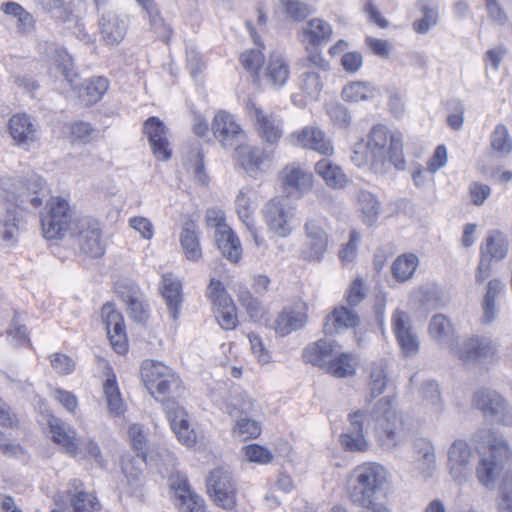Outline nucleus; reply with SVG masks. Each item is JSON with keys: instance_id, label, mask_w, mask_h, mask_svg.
Masks as SVG:
<instances>
[{"instance_id": "1", "label": "nucleus", "mask_w": 512, "mask_h": 512, "mask_svg": "<svg viewBox=\"0 0 512 512\" xmlns=\"http://www.w3.org/2000/svg\"><path fill=\"white\" fill-rule=\"evenodd\" d=\"M394 399H379L372 410L359 409L349 414V426L342 433L340 442L346 451L362 452L368 447L366 434L371 429L383 448L392 449L403 439V419L394 407Z\"/></svg>"}, {"instance_id": "2", "label": "nucleus", "mask_w": 512, "mask_h": 512, "mask_svg": "<svg viewBox=\"0 0 512 512\" xmlns=\"http://www.w3.org/2000/svg\"><path fill=\"white\" fill-rule=\"evenodd\" d=\"M472 439L488 448V454L483 455L477 463L475 474L479 483L491 490L503 467L511 460L512 450L502 434L489 429L477 430Z\"/></svg>"}, {"instance_id": "3", "label": "nucleus", "mask_w": 512, "mask_h": 512, "mask_svg": "<svg viewBox=\"0 0 512 512\" xmlns=\"http://www.w3.org/2000/svg\"><path fill=\"white\" fill-rule=\"evenodd\" d=\"M365 144L374 158V173L386 172L389 164L398 170L405 169L406 161L400 134H392L385 125L377 124L370 130Z\"/></svg>"}, {"instance_id": "4", "label": "nucleus", "mask_w": 512, "mask_h": 512, "mask_svg": "<svg viewBox=\"0 0 512 512\" xmlns=\"http://www.w3.org/2000/svg\"><path fill=\"white\" fill-rule=\"evenodd\" d=\"M387 481V470L378 463H364L356 467L348 480L351 502L363 508L375 504L378 493Z\"/></svg>"}, {"instance_id": "5", "label": "nucleus", "mask_w": 512, "mask_h": 512, "mask_svg": "<svg viewBox=\"0 0 512 512\" xmlns=\"http://www.w3.org/2000/svg\"><path fill=\"white\" fill-rule=\"evenodd\" d=\"M45 181L37 174L27 177L11 178L2 183L0 195L7 202L23 210L39 208L46 194Z\"/></svg>"}, {"instance_id": "6", "label": "nucleus", "mask_w": 512, "mask_h": 512, "mask_svg": "<svg viewBox=\"0 0 512 512\" xmlns=\"http://www.w3.org/2000/svg\"><path fill=\"white\" fill-rule=\"evenodd\" d=\"M498 350V344L483 335L456 338L450 344V353L469 366L497 361Z\"/></svg>"}, {"instance_id": "7", "label": "nucleus", "mask_w": 512, "mask_h": 512, "mask_svg": "<svg viewBox=\"0 0 512 512\" xmlns=\"http://www.w3.org/2000/svg\"><path fill=\"white\" fill-rule=\"evenodd\" d=\"M141 379L153 397L180 396L183 391L179 377L159 361L145 360L141 365Z\"/></svg>"}, {"instance_id": "8", "label": "nucleus", "mask_w": 512, "mask_h": 512, "mask_svg": "<svg viewBox=\"0 0 512 512\" xmlns=\"http://www.w3.org/2000/svg\"><path fill=\"white\" fill-rule=\"evenodd\" d=\"M47 213L41 216V225L47 239L63 237L72 230L73 211L67 199L52 197L46 204Z\"/></svg>"}, {"instance_id": "9", "label": "nucleus", "mask_w": 512, "mask_h": 512, "mask_svg": "<svg viewBox=\"0 0 512 512\" xmlns=\"http://www.w3.org/2000/svg\"><path fill=\"white\" fill-rule=\"evenodd\" d=\"M475 462V453L466 440L456 439L448 447L446 468L455 483L463 485L469 481Z\"/></svg>"}, {"instance_id": "10", "label": "nucleus", "mask_w": 512, "mask_h": 512, "mask_svg": "<svg viewBox=\"0 0 512 512\" xmlns=\"http://www.w3.org/2000/svg\"><path fill=\"white\" fill-rule=\"evenodd\" d=\"M207 491L215 505L225 510L235 507L237 488L229 471L223 468L212 470L207 479Z\"/></svg>"}, {"instance_id": "11", "label": "nucleus", "mask_w": 512, "mask_h": 512, "mask_svg": "<svg viewBox=\"0 0 512 512\" xmlns=\"http://www.w3.org/2000/svg\"><path fill=\"white\" fill-rule=\"evenodd\" d=\"M473 402L486 418L498 424L512 427V406L496 391L480 389L474 393Z\"/></svg>"}, {"instance_id": "12", "label": "nucleus", "mask_w": 512, "mask_h": 512, "mask_svg": "<svg viewBox=\"0 0 512 512\" xmlns=\"http://www.w3.org/2000/svg\"><path fill=\"white\" fill-rule=\"evenodd\" d=\"M129 437L131 440L132 447L137 452V457L146 464H155L158 472L165 476L168 473V469L163 470L161 466L169 465L171 468L175 466V458L172 454L165 449L155 452L153 449L148 448L146 434L143 426L140 424H133L128 430Z\"/></svg>"}, {"instance_id": "13", "label": "nucleus", "mask_w": 512, "mask_h": 512, "mask_svg": "<svg viewBox=\"0 0 512 512\" xmlns=\"http://www.w3.org/2000/svg\"><path fill=\"white\" fill-rule=\"evenodd\" d=\"M72 228L71 234L77 235V245L82 253L99 258L105 253V245L102 240V231L98 221L83 217L78 219Z\"/></svg>"}, {"instance_id": "14", "label": "nucleus", "mask_w": 512, "mask_h": 512, "mask_svg": "<svg viewBox=\"0 0 512 512\" xmlns=\"http://www.w3.org/2000/svg\"><path fill=\"white\" fill-rule=\"evenodd\" d=\"M207 295L214 306L215 318L225 330L236 327V306L231 296L227 293L220 280L212 279L207 289Z\"/></svg>"}, {"instance_id": "15", "label": "nucleus", "mask_w": 512, "mask_h": 512, "mask_svg": "<svg viewBox=\"0 0 512 512\" xmlns=\"http://www.w3.org/2000/svg\"><path fill=\"white\" fill-rule=\"evenodd\" d=\"M305 241L300 257L308 262H321L329 246V237L320 221L309 218L304 225Z\"/></svg>"}, {"instance_id": "16", "label": "nucleus", "mask_w": 512, "mask_h": 512, "mask_svg": "<svg viewBox=\"0 0 512 512\" xmlns=\"http://www.w3.org/2000/svg\"><path fill=\"white\" fill-rule=\"evenodd\" d=\"M169 486L174 493V502L181 512H205V500L190 486L187 477L178 472L169 475Z\"/></svg>"}, {"instance_id": "17", "label": "nucleus", "mask_w": 512, "mask_h": 512, "mask_svg": "<svg viewBox=\"0 0 512 512\" xmlns=\"http://www.w3.org/2000/svg\"><path fill=\"white\" fill-rule=\"evenodd\" d=\"M246 109L259 136L269 144H276L283 136L282 119L273 112L263 110L252 101L246 104Z\"/></svg>"}, {"instance_id": "18", "label": "nucleus", "mask_w": 512, "mask_h": 512, "mask_svg": "<svg viewBox=\"0 0 512 512\" xmlns=\"http://www.w3.org/2000/svg\"><path fill=\"white\" fill-rule=\"evenodd\" d=\"M212 131L224 149L234 150L246 139V134L235 117L224 111L215 115L212 122Z\"/></svg>"}, {"instance_id": "19", "label": "nucleus", "mask_w": 512, "mask_h": 512, "mask_svg": "<svg viewBox=\"0 0 512 512\" xmlns=\"http://www.w3.org/2000/svg\"><path fill=\"white\" fill-rule=\"evenodd\" d=\"M280 179L284 191L296 198H302L313 188L314 176L304 166L291 163L280 171Z\"/></svg>"}, {"instance_id": "20", "label": "nucleus", "mask_w": 512, "mask_h": 512, "mask_svg": "<svg viewBox=\"0 0 512 512\" xmlns=\"http://www.w3.org/2000/svg\"><path fill=\"white\" fill-rule=\"evenodd\" d=\"M392 328L403 355L415 356L419 351L420 342L408 313L399 309L395 310L392 315Z\"/></svg>"}, {"instance_id": "21", "label": "nucleus", "mask_w": 512, "mask_h": 512, "mask_svg": "<svg viewBox=\"0 0 512 512\" xmlns=\"http://www.w3.org/2000/svg\"><path fill=\"white\" fill-rule=\"evenodd\" d=\"M293 144L303 149L313 150L324 156L334 154L331 139L318 126L308 125L290 135Z\"/></svg>"}, {"instance_id": "22", "label": "nucleus", "mask_w": 512, "mask_h": 512, "mask_svg": "<svg viewBox=\"0 0 512 512\" xmlns=\"http://www.w3.org/2000/svg\"><path fill=\"white\" fill-rule=\"evenodd\" d=\"M163 409L166 413L170 427L178 440L186 446L196 443V432L190 428L187 412L174 400L167 398L163 402Z\"/></svg>"}, {"instance_id": "23", "label": "nucleus", "mask_w": 512, "mask_h": 512, "mask_svg": "<svg viewBox=\"0 0 512 512\" xmlns=\"http://www.w3.org/2000/svg\"><path fill=\"white\" fill-rule=\"evenodd\" d=\"M264 221L269 230L278 237H287L291 234L292 228L288 220L292 214L287 209V200L284 198H273L264 207Z\"/></svg>"}, {"instance_id": "24", "label": "nucleus", "mask_w": 512, "mask_h": 512, "mask_svg": "<svg viewBox=\"0 0 512 512\" xmlns=\"http://www.w3.org/2000/svg\"><path fill=\"white\" fill-rule=\"evenodd\" d=\"M143 132L148 137L150 147L158 160L168 161L172 150L168 140V129L158 117H149L143 125Z\"/></svg>"}, {"instance_id": "25", "label": "nucleus", "mask_w": 512, "mask_h": 512, "mask_svg": "<svg viewBox=\"0 0 512 512\" xmlns=\"http://www.w3.org/2000/svg\"><path fill=\"white\" fill-rule=\"evenodd\" d=\"M101 314L113 349L118 354H124L128 344L122 315L114 309L111 303L103 305Z\"/></svg>"}, {"instance_id": "26", "label": "nucleus", "mask_w": 512, "mask_h": 512, "mask_svg": "<svg viewBox=\"0 0 512 512\" xmlns=\"http://www.w3.org/2000/svg\"><path fill=\"white\" fill-rule=\"evenodd\" d=\"M366 373L368 392L365 395V403L369 405L387 389L389 383L388 362L385 359L376 360L367 367Z\"/></svg>"}, {"instance_id": "27", "label": "nucleus", "mask_w": 512, "mask_h": 512, "mask_svg": "<svg viewBox=\"0 0 512 512\" xmlns=\"http://www.w3.org/2000/svg\"><path fill=\"white\" fill-rule=\"evenodd\" d=\"M307 322L306 306L303 302H295L285 307L275 320V331L286 336L305 326Z\"/></svg>"}, {"instance_id": "28", "label": "nucleus", "mask_w": 512, "mask_h": 512, "mask_svg": "<svg viewBox=\"0 0 512 512\" xmlns=\"http://www.w3.org/2000/svg\"><path fill=\"white\" fill-rule=\"evenodd\" d=\"M509 242L507 236L499 230L490 231L480 247L481 267L487 268L492 261H500L507 256Z\"/></svg>"}, {"instance_id": "29", "label": "nucleus", "mask_w": 512, "mask_h": 512, "mask_svg": "<svg viewBox=\"0 0 512 512\" xmlns=\"http://www.w3.org/2000/svg\"><path fill=\"white\" fill-rule=\"evenodd\" d=\"M360 324L358 314L345 306L335 308L325 318L323 331L325 335L333 336L348 329L356 328Z\"/></svg>"}, {"instance_id": "30", "label": "nucleus", "mask_w": 512, "mask_h": 512, "mask_svg": "<svg viewBox=\"0 0 512 512\" xmlns=\"http://www.w3.org/2000/svg\"><path fill=\"white\" fill-rule=\"evenodd\" d=\"M9 133L19 146H27L38 140V126L26 113L13 115L8 123Z\"/></svg>"}, {"instance_id": "31", "label": "nucleus", "mask_w": 512, "mask_h": 512, "mask_svg": "<svg viewBox=\"0 0 512 512\" xmlns=\"http://www.w3.org/2000/svg\"><path fill=\"white\" fill-rule=\"evenodd\" d=\"M48 427L52 440L62 446L66 453L75 457L79 450L75 429L56 416L48 418Z\"/></svg>"}, {"instance_id": "32", "label": "nucleus", "mask_w": 512, "mask_h": 512, "mask_svg": "<svg viewBox=\"0 0 512 512\" xmlns=\"http://www.w3.org/2000/svg\"><path fill=\"white\" fill-rule=\"evenodd\" d=\"M127 21L114 11L103 13L99 19L101 37L105 44L118 45L127 32Z\"/></svg>"}, {"instance_id": "33", "label": "nucleus", "mask_w": 512, "mask_h": 512, "mask_svg": "<svg viewBox=\"0 0 512 512\" xmlns=\"http://www.w3.org/2000/svg\"><path fill=\"white\" fill-rule=\"evenodd\" d=\"M331 25L320 18H313L298 32L300 41L313 48H318L331 40Z\"/></svg>"}, {"instance_id": "34", "label": "nucleus", "mask_w": 512, "mask_h": 512, "mask_svg": "<svg viewBox=\"0 0 512 512\" xmlns=\"http://www.w3.org/2000/svg\"><path fill=\"white\" fill-rule=\"evenodd\" d=\"M161 294L166 302L170 317L176 321L179 318L183 303L182 282L172 273L162 276Z\"/></svg>"}, {"instance_id": "35", "label": "nucleus", "mask_w": 512, "mask_h": 512, "mask_svg": "<svg viewBox=\"0 0 512 512\" xmlns=\"http://www.w3.org/2000/svg\"><path fill=\"white\" fill-rule=\"evenodd\" d=\"M235 157L242 168L252 177H256L269 155L260 147L240 144L234 149Z\"/></svg>"}, {"instance_id": "36", "label": "nucleus", "mask_w": 512, "mask_h": 512, "mask_svg": "<svg viewBox=\"0 0 512 512\" xmlns=\"http://www.w3.org/2000/svg\"><path fill=\"white\" fill-rule=\"evenodd\" d=\"M68 494L74 512H95L101 509V504L96 496L85 491L80 480L70 481Z\"/></svg>"}, {"instance_id": "37", "label": "nucleus", "mask_w": 512, "mask_h": 512, "mask_svg": "<svg viewBox=\"0 0 512 512\" xmlns=\"http://www.w3.org/2000/svg\"><path fill=\"white\" fill-rule=\"evenodd\" d=\"M335 354V341L320 339L309 344L303 351V359L323 370Z\"/></svg>"}, {"instance_id": "38", "label": "nucleus", "mask_w": 512, "mask_h": 512, "mask_svg": "<svg viewBox=\"0 0 512 512\" xmlns=\"http://www.w3.org/2000/svg\"><path fill=\"white\" fill-rule=\"evenodd\" d=\"M315 172L332 189H343L349 182L343 169L326 158L315 164Z\"/></svg>"}, {"instance_id": "39", "label": "nucleus", "mask_w": 512, "mask_h": 512, "mask_svg": "<svg viewBox=\"0 0 512 512\" xmlns=\"http://www.w3.org/2000/svg\"><path fill=\"white\" fill-rule=\"evenodd\" d=\"M358 363L359 359L353 353H335L325 371L336 378H347L356 374Z\"/></svg>"}, {"instance_id": "40", "label": "nucleus", "mask_w": 512, "mask_h": 512, "mask_svg": "<svg viewBox=\"0 0 512 512\" xmlns=\"http://www.w3.org/2000/svg\"><path fill=\"white\" fill-rule=\"evenodd\" d=\"M505 284L499 279H492L488 282L487 291L484 295L482 302V317L481 323L483 325L492 324L498 316L496 307V299L504 290Z\"/></svg>"}, {"instance_id": "41", "label": "nucleus", "mask_w": 512, "mask_h": 512, "mask_svg": "<svg viewBox=\"0 0 512 512\" xmlns=\"http://www.w3.org/2000/svg\"><path fill=\"white\" fill-rule=\"evenodd\" d=\"M109 88V81L103 76H96L84 81L79 98L86 105H93L100 101Z\"/></svg>"}, {"instance_id": "42", "label": "nucleus", "mask_w": 512, "mask_h": 512, "mask_svg": "<svg viewBox=\"0 0 512 512\" xmlns=\"http://www.w3.org/2000/svg\"><path fill=\"white\" fill-rule=\"evenodd\" d=\"M215 239L222 255L232 263H237L242 255L239 238L231 228L215 233Z\"/></svg>"}, {"instance_id": "43", "label": "nucleus", "mask_w": 512, "mask_h": 512, "mask_svg": "<svg viewBox=\"0 0 512 512\" xmlns=\"http://www.w3.org/2000/svg\"><path fill=\"white\" fill-rule=\"evenodd\" d=\"M377 90L367 81H351L344 86L341 97L345 102L357 103L369 101L376 95Z\"/></svg>"}, {"instance_id": "44", "label": "nucleus", "mask_w": 512, "mask_h": 512, "mask_svg": "<svg viewBox=\"0 0 512 512\" xmlns=\"http://www.w3.org/2000/svg\"><path fill=\"white\" fill-rule=\"evenodd\" d=\"M289 65L280 53H273L270 56L266 77L272 86L280 88L284 86L289 78Z\"/></svg>"}, {"instance_id": "45", "label": "nucleus", "mask_w": 512, "mask_h": 512, "mask_svg": "<svg viewBox=\"0 0 512 512\" xmlns=\"http://www.w3.org/2000/svg\"><path fill=\"white\" fill-rule=\"evenodd\" d=\"M418 265L419 259L415 254L405 253L394 260L391 273L397 282L403 283L412 278Z\"/></svg>"}, {"instance_id": "46", "label": "nucleus", "mask_w": 512, "mask_h": 512, "mask_svg": "<svg viewBox=\"0 0 512 512\" xmlns=\"http://www.w3.org/2000/svg\"><path fill=\"white\" fill-rule=\"evenodd\" d=\"M428 331L434 340L441 344L449 343L450 345L454 334V326L447 316L436 314L430 320Z\"/></svg>"}, {"instance_id": "47", "label": "nucleus", "mask_w": 512, "mask_h": 512, "mask_svg": "<svg viewBox=\"0 0 512 512\" xmlns=\"http://www.w3.org/2000/svg\"><path fill=\"white\" fill-rule=\"evenodd\" d=\"M103 392L106 397L109 413L113 416L122 415L125 407L114 374L109 376L104 382Z\"/></svg>"}, {"instance_id": "48", "label": "nucleus", "mask_w": 512, "mask_h": 512, "mask_svg": "<svg viewBox=\"0 0 512 512\" xmlns=\"http://www.w3.org/2000/svg\"><path fill=\"white\" fill-rule=\"evenodd\" d=\"M358 201L364 223L369 226L376 223L380 212V203L377 198L369 191H360Z\"/></svg>"}, {"instance_id": "49", "label": "nucleus", "mask_w": 512, "mask_h": 512, "mask_svg": "<svg viewBox=\"0 0 512 512\" xmlns=\"http://www.w3.org/2000/svg\"><path fill=\"white\" fill-rule=\"evenodd\" d=\"M180 244L188 260L196 262L202 257L199 237L194 229L185 227L182 230Z\"/></svg>"}, {"instance_id": "50", "label": "nucleus", "mask_w": 512, "mask_h": 512, "mask_svg": "<svg viewBox=\"0 0 512 512\" xmlns=\"http://www.w3.org/2000/svg\"><path fill=\"white\" fill-rule=\"evenodd\" d=\"M54 62L64 79L72 89L76 88L75 81L78 74L74 69L72 57L62 48L55 49Z\"/></svg>"}, {"instance_id": "51", "label": "nucleus", "mask_w": 512, "mask_h": 512, "mask_svg": "<svg viewBox=\"0 0 512 512\" xmlns=\"http://www.w3.org/2000/svg\"><path fill=\"white\" fill-rule=\"evenodd\" d=\"M187 170L193 174L194 179L201 185H207L209 177L204 164V154L200 149L192 150L184 162Z\"/></svg>"}, {"instance_id": "52", "label": "nucleus", "mask_w": 512, "mask_h": 512, "mask_svg": "<svg viewBox=\"0 0 512 512\" xmlns=\"http://www.w3.org/2000/svg\"><path fill=\"white\" fill-rule=\"evenodd\" d=\"M419 447V469L424 479L432 476L436 468V455L433 445L426 440H420L417 444Z\"/></svg>"}, {"instance_id": "53", "label": "nucleus", "mask_w": 512, "mask_h": 512, "mask_svg": "<svg viewBox=\"0 0 512 512\" xmlns=\"http://www.w3.org/2000/svg\"><path fill=\"white\" fill-rule=\"evenodd\" d=\"M18 218L15 209L6 208L0 214V237L7 242H14L18 236Z\"/></svg>"}, {"instance_id": "54", "label": "nucleus", "mask_w": 512, "mask_h": 512, "mask_svg": "<svg viewBox=\"0 0 512 512\" xmlns=\"http://www.w3.org/2000/svg\"><path fill=\"white\" fill-rule=\"evenodd\" d=\"M490 144L493 151L501 156L512 151V139L504 124H498L490 135Z\"/></svg>"}, {"instance_id": "55", "label": "nucleus", "mask_w": 512, "mask_h": 512, "mask_svg": "<svg viewBox=\"0 0 512 512\" xmlns=\"http://www.w3.org/2000/svg\"><path fill=\"white\" fill-rule=\"evenodd\" d=\"M299 87L307 97L316 100L323 89V81L319 73L308 70L299 77Z\"/></svg>"}, {"instance_id": "56", "label": "nucleus", "mask_w": 512, "mask_h": 512, "mask_svg": "<svg viewBox=\"0 0 512 512\" xmlns=\"http://www.w3.org/2000/svg\"><path fill=\"white\" fill-rule=\"evenodd\" d=\"M44 11L49 13L56 21L68 23L73 13L67 6V0H36Z\"/></svg>"}, {"instance_id": "57", "label": "nucleus", "mask_w": 512, "mask_h": 512, "mask_svg": "<svg viewBox=\"0 0 512 512\" xmlns=\"http://www.w3.org/2000/svg\"><path fill=\"white\" fill-rule=\"evenodd\" d=\"M286 17L292 21L300 22L311 14L308 4L299 0H279Z\"/></svg>"}, {"instance_id": "58", "label": "nucleus", "mask_w": 512, "mask_h": 512, "mask_svg": "<svg viewBox=\"0 0 512 512\" xmlns=\"http://www.w3.org/2000/svg\"><path fill=\"white\" fill-rule=\"evenodd\" d=\"M250 192L248 189H241L235 200L237 214L248 229H251L252 222H254L252 217L254 209L248 195Z\"/></svg>"}, {"instance_id": "59", "label": "nucleus", "mask_w": 512, "mask_h": 512, "mask_svg": "<svg viewBox=\"0 0 512 512\" xmlns=\"http://www.w3.org/2000/svg\"><path fill=\"white\" fill-rule=\"evenodd\" d=\"M123 300L135 322L144 323L148 319V309L138 298L136 292L130 291L126 296H123Z\"/></svg>"}, {"instance_id": "60", "label": "nucleus", "mask_w": 512, "mask_h": 512, "mask_svg": "<svg viewBox=\"0 0 512 512\" xmlns=\"http://www.w3.org/2000/svg\"><path fill=\"white\" fill-rule=\"evenodd\" d=\"M137 460L133 459L129 463H124L122 471L127 479L130 491L132 494H141V487L143 484V476L140 468L136 467Z\"/></svg>"}, {"instance_id": "61", "label": "nucleus", "mask_w": 512, "mask_h": 512, "mask_svg": "<svg viewBox=\"0 0 512 512\" xmlns=\"http://www.w3.org/2000/svg\"><path fill=\"white\" fill-rule=\"evenodd\" d=\"M421 396L433 412L438 413L442 410L441 396L436 382L433 380L424 382L421 387Z\"/></svg>"}, {"instance_id": "62", "label": "nucleus", "mask_w": 512, "mask_h": 512, "mask_svg": "<svg viewBox=\"0 0 512 512\" xmlns=\"http://www.w3.org/2000/svg\"><path fill=\"white\" fill-rule=\"evenodd\" d=\"M326 111L332 123L339 128H347L352 121L349 110L340 103L327 105Z\"/></svg>"}, {"instance_id": "63", "label": "nucleus", "mask_w": 512, "mask_h": 512, "mask_svg": "<svg viewBox=\"0 0 512 512\" xmlns=\"http://www.w3.org/2000/svg\"><path fill=\"white\" fill-rule=\"evenodd\" d=\"M351 161L357 167L362 168L368 166L374 172V158L363 140L355 144L351 154Z\"/></svg>"}, {"instance_id": "64", "label": "nucleus", "mask_w": 512, "mask_h": 512, "mask_svg": "<svg viewBox=\"0 0 512 512\" xmlns=\"http://www.w3.org/2000/svg\"><path fill=\"white\" fill-rule=\"evenodd\" d=\"M234 432L244 439L257 438L261 433L260 423L248 417H241L234 428Z\"/></svg>"}]
</instances>
